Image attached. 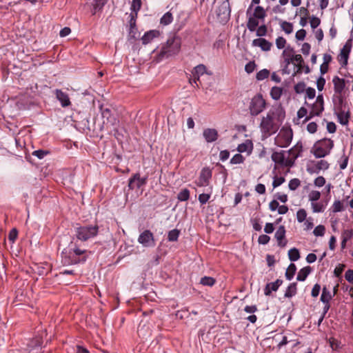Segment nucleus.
<instances>
[{
	"mask_svg": "<svg viewBox=\"0 0 353 353\" xmlns=\"http://www.w3.org/2000/svg\"><path fill=\"white\" fill-rule=\"evenodd\" d=\"M285 118V111L281 104L273 105L263 117L260 123L262 132H277Z\"/></svg>",
	"mask_w": 353,
	"mask_h": 353,
	"instance_id": "1",
	"label": "nucleus"
},
{
	"mask_svg": "<svg viewBox=\"0 0 353 353\" xmlns=\"http://www.w3.org/2000/svg\"><path fill=\"white\" fill-rule=\"evenodd\" d=\"M89 253H90V251L81 249L77 242L71 241L61 253V262L64 265L84 263L87 261Z\"/></svg>",
	"mask_w": 353,
	"mask_h": 353,
	"instance_id": "2",
	"label": "nucleus"
},
{
	"mask_svg": "<svg viewBox=\"0 0 353 353\" xmlns=\"http://www.w3.org/2000/svg\"><path fill=\"white\" fill-rule=\"evenodd\" d=\"M181 38L176 34L170 36L167 41L162 45L160 51L155 59L157 61H161L164 59L177 55L181 51Z\"/></svg>",
	"mask_w": 353,
	"mask_h": 353,
	"instance_id": "3",
	"label": "nucleus"
},
{
	"mask_svg": "<svg viewBox=\"0 0 353 353\" xmlns=\"http://www.w3.org/2000/svg\"><path fill=\"white\" fill-rule=\"evenodd\" d=\"M99 233V226L95 225H85L79 226L75 229V236L77 240L86 241L97 236Z\"/></svg>",
	"mask_w": 353,
	"mask_h": 353,
	"instance_id": "4",
	"label": "nucleus"
},
{
	"mask_svg": "<svg viewBox=\"0 0 353 353\" xmlns=\"http://www.w3.org/2000/svg\"><path fill=\"white\" fill-rule=\"evenodd\" d=\"M334 146L333 141L330 139H323L315 143L311 152L316 158H322L330 154Z\"/></svg>",
	"mask_w": 353,
	"mask_h": 353,
	"instance_id": "5",
	"label": "nucleus"
},
{
	"mask_svg": "<svg viewBox=\"0 0 353 353\" xmlns=\"http://www.w3.org/2000/svg\"><path fill=\"white\" fill-rule=\"evenodd\" d=\"M272 160L275 163L274 168H276V165H279L282 168H291L293 166V159L290 160L286 157V152L281 150L280 152H274L271 156Z\"/></svg>",
	"mask_w": 353,
	"mask_h": 353,
	"instance_id": "6",
	"label": "nucleus"
},
{
	"mask_svg": "<svg viewBox=\"0 0 353 353\" xmlns=\"http://www.w3.org/2000/svg\"><path fill=\"white\" fill-rule=\"evenodd\" d=\"M265 101L263 99L261 94L254 96L250 104V111L252 116H256L260 114L265 108Z\"/></svg>",
	"mask_w": 353,
	"mask_h": 353,
	"instance_id": "7",
	"label": "nucleus"
},
{
	"mask_svg": "<svg viewBox=\"0 0 353 353\" xmlns=\"http://www.w3.org/2000/svg\"><path fill=\"white\" fill-rule=\"evenodd\" d=\"M231 8L229 0L223 1L216 10V17L219 21L225 23L230 17Z\"/></svg>",
	"mask_w": 353,
	"mask_h": 353,
	"instance_id": "8",
	"label": "nucleus"
},
{
	"mask_svg": "<svg viewBox=\"0 0 353 353\" xmlns=\"http://www.w3.org/2000/svg\"><path fill=\"white\" fill-rule=\"evenodd\" d=\"M330 164L325 160L310 161L306 165V170L308 173L319 174L321 170H326L329 168Z\"/></svg>",
	"mask_w": 353,
	"mask_h": 353,
	"instance_id": "9",
	"label": "nucleus"
},
{
	"mask_svg": "<svg viewBox=\"0 0 353 353\" xmlns=\"http://www.w3.org/2000/svg\"><path fill=\"white\" fill-rule=\"evenodd\" d=\"M205 73L208 74H212L211 72L208 73L207 72V68L204 64H199L195 66L192 70V76L193 77V79L190 77L189 79V83L192 85L194 83L195 85L194 86L199 88V84H201L200 77Z\"/></svg>",
	"mask_w": 353,
	"mask_h": 353,
	"instance_id": "10",
	"label": "nucleus"
},
{
	"mask_svg": "<svg viewBox=\"0 0 353 353\" xmlns=\"http://www.w3.org/2000/svg\"><path fill=\"white\" fill-rule=\"evenodd\" d=\"M352 47V39H348L343 48L341 50L340 54L337 57L338 61L342 68L347 66L348 63V59Z\"/></svg>",
	"mask_w": 353,
	"mask_h": 353,
	"instance_id": "11",
	"label": "nucleus"
},
{
	"mask_svg": "<svg viewBox=\"0 0 353 353\" xmlns=\"http://www.w3.org/2000/svg\"><path fill=\"white\" fill-rule=\"evenodd\" d=\"M138 242L144 247H154L155 240L153 233L149 230H144L139 234Z\"/></svg>",
	"mask_w": 353,
	"mask_h": 353,
	"instance_id": "12",
	"label": "nucleus"
},
{
	"mask_svg": "<svg viewBox=\"0 0 353 353\" xmlns=\"http://www.w3.org/2000/svg\"><path fill=\"white\" fill-rule=\"evenodd\" d=\"M148 181V176L141 177L139 173L134 174L128 180L130 190L139 189L145 185Z\"/></svg>",
	"mask_w": 353,
	"mask_h": 353,
	"instance_id": "13",
	"label": "nucleus"
},
{
	"mask_svg": "<svg viewBox=\"0 0 353 353\" xmlns=\"http://www.w3.org/2000/svg\"><path fill=\"white\" fill-rule=\"evenodd\" d=\"M293 137V134H277L274 139L275 144L281 148L288 147Z\"/></svg>",
	"mask_w": 353,
	"mask_h": 353,
	"instance_id": "14",
	"label": "nucleus"
},
{
	"mask_svg": "<svg viewBox=\"0 0 353 353\" xmlns=\"http://www.w3.org/2000/svg\"><path fill=\"white\" fill-rule=\"evenodd\" d=\"M212 177V171L208 168H204L202 169L200 176L199 178V181L197 182V185L199 187H205L209 185L210 179Z\"/></svg>",
	"mask_w": 353,
	"mask_h": 353,
	"instance_id": "15",
	"label": "nucleus"
},
{
	"mask_svg": "<svg viewBox=\"0 0 353 353\" xmlns=\"http://www.w3.org/2000/svg\"><path fill=\"white\" fill-rule=\"evenodd\" d=\"M285 228L284 225H280L276 230L274 237L277 241L278 246L284 248L288 243V240L285 238Z\"/></svg>",
	"mask_w": 353,
	"mask_h": 353,
	"instance_id": "16",
	"label": "nucleus"
},
{
	"mask_svg": "<svg viewBox=\"0 0 353 353\" xmlns=\"http://www.w3.org/2000/svg\"><path fill=\"white\" fill-rule=\"evenodd\" d=\"M301 152L302 144L297 143L293 148L286 152L288 154V157L290 160L293 159V165L294 164L296 159L301 155Z\"/></svg>",
	"mask_w": 353,
	"mask_h": 353,
	"instance_id": "17",
	"label": "nucleus"
},
{
	"mask_svg": "<svg viewBox=\"0 0 353 353\" xmlns=\"http://www.w3.org/2000/svg\"><path fill=\"white\" fill-rule=\"evenodd\" d=\"M332 82L335 93L341 95L345 87V80L344 79L339 78L338 76H335L332 79Z\"/></svg>",
	"mask_w": 353,
	"mask_h": 353,
	"instance_id": "18",
	"label": "nucleus"
},
{
	"mask_svg": "<svg viewBox=\"0 0 353 353\" xmlns=\"http://www.w3.org/2000/svg\"><path fill=\"white\" fill-rule=\"evenodd\" d=\"M160 32L157 30H149L143 34L141 37V41L143 45H147L150 43L154 38L159 37Z\"/></svg>",
	"mask_w": 353,
	"mask_h": 353,
	"instance_id": "19",
	"label": "nucleus"
},
{
	"mask_svg": "<svg viewBox=\"0 0 353 353\" xmlns=\"http://www.w3.org/2000/svg\"><path fill=\"white\" fill-rule=\"evenodd\" d=\"M253 46H258L263 51H269L272 46V43L263 38L255 39L252 41Z\"/></svg>",
	"mask_w": 353,
	"mask_h": 353,
	"instance_id": "20",
	"label": "nucleus"
},
{
	"mask_svg": "<svg viewBox=\"0 0 353 353\" xmlns=\"http://www.w3.org/2000/svg\"><path fill=\"white\" fill-rule=\"evenodd\" d=\"M282 283L283 280L279 279H276L274 282L267 283L264 288V294L265 296H270L272 291H277Z\"/></svg>",
	"mask_w": 353,
	"mask_h": 353,
	"instance_id": "21",
	"label": "nucleus"
},
{
	"mask_svg": "<svg viewBox=\"0 0 353 353\" xmlns=\"http://www.w3.org/2000/svg\"><path fill=\"white\" fill-rule=\"evenodd\" d=\"M55 93L57 99L60 101L63 107H68L70 105V101L68 94L59 89L56 90Z\"/></svg>",
	"mask_w": 353,
	"mask_h": 353,
	"instance_id": "22",
	"label": "nucleus"
},
{
	"mask_svg": "<svg viewBox=\"0 0 353 353\" xmlns=\"http://www.w3.org/2000/svg\"><path fill=\"white\" fill-rule=\"evenodd\" d=\"M99 108L103 119V123L106 122L107 123H110L113 125L115 119L112 117L110 109L108 108H104L103 105H101Z\"/></svg>",
	"mask_w": 353,
	"mask_h": 353,
	"instance_id": "23",
	"label": "nucleus"
},
{
	"mask_svg": "<svg viewBox=\"0 0 353 353\" xmlns=\"http://www.w3.org/2000/svg\"><path fill=\"white\" fill-rule=\"evenodd\" d=\"M253 149V144L250 140H246L244 143L239 144L237 147V151L240 153L248 152H250Z\"/></svg>",
	"mask_w": 353,
	"mask_h": 353,
	"instance_id": "24",
	"label": "nucleus"
},
{
	"mask_svg": "<svg viewBox=\"0 0 353 353\" xmlns=\"http://www.w3.org/2000/svg\"><path fill=\"white\" fill-rule=\"evenodd\" d=\"M312 268L310 266L301 268L298 272L296 280L299 281H304L310 274Z\"/></svg>",
	"mask_w": 353,
	"mask_h": 353,
	"instance_id": "25",
	"label": "nucleus"
},
{
	"mask_svg": "<svg viewBox=\"0 0 353 353\" xmlns=\"http://www.w3.org/2000/svg\"><path fill=\"white\" fill-rule=\"evenodd\" d=\"M259 21L258 19L254 17L253 15L248 17L247 22V28L250 32H254L256 28L259 26Z\"/></svg>",
	"mask_w": 353,
	"mask_h": 353,
	"instance_id": "26",
	"label": "nucleus"
},
{
	"mask_svg": "<svg viewBox=\"0 0 353 353\" xmlns=\"http://www.w3.org/2000/svg\"><path fill=\"white\" fill-rule=\"evenodd\" d=\"M338 121L341 125H346L348 123L350 118V112H345L341 108L336 112Z\"/></svg>",
	"mask_w": 353,
	"mask_h": 353,
	"instance_id": "27",
	"label": "nucleus"
},
{
	"mask_svg": "<svg viewBox=\"0 0 353 353\" xmlns=\"http://www.w3.org/2000/svg\"><path fill=\"white\" fill-rule=\"evenodd\" d=\"M43 343V339L41 336H36L32 340L30 341L28 343V348L30 351L33 350L36 348H39L41 347Z\"/></svg>",
	"mask_w": 353,
	"mask_h": 353,
	"instance_id": "28",
	"label": "nucleus"
},
{
	"mask_svg": "<svg viewBox=\"0 0 353 353\" xmlns=\"http://www.w3.org/2000/svg\"><path fill=\"white\" fill-rule=\"evenodd\" d=\"M297 292V283L294 282L289 285L285 290L284 296L286 298H291L296 295Z\"/></svg>",
	"mask_w": 353,
	"mask_h": 353,
	"instance_id": "29",
	"label": "nucleus"
},
{
	"mask_svg": "<svg viewBox=\"0 0 353 353\" xmlns=\"http://www.w3.org/2000/svg\"><path fill=\"white\" fill-rule=\"evenodd\" d=\"M252 15L259 20L263 21L266 17V12L262 6H258L255 8Z\"/></svg>",
	"mask_w": 353,
	"mask_h": 353,
	"instance_id": "30",
	"label": "nucleus"
},
{
	"mask_svg": "<svg viewBox=\"0 0 353 353\" xmlns=\"http://www.w3.org/2000/svg\"><path fill=\"white\" fill-rule=\"evenodd\" d=\"M294 59V61L297 62L296 66L298 68L297 70L293 74V76H295L297 73H301L305 62L301 54H295Z\"/></svg>",
	"mask_w": 353,
	"mask_h": 353,
	"instance_id": "31",
	"label": "nucleus"
},
{
	"mask_svg": "<svg viewBox=\"0 0 353 353\" xmlns=\"http://www.w3.org/2000/svg\"><path fill=\"white\" fill-rule=\"evenodd\" d=\"M108 0H93L92 6L94 12L92 14H95L97 11H100L103 9V6L107 3Z\"/></svg>",
	"mask_w": 353,
	"mask_h": 353,
	"instance_id": "32",
	"label": "nucleus"
},
{
	"mask_svg": "<svg viewBox=\"0 0 353 353\" xmlns=\"http://www.w3.org/2000/svg\"><path fill=\"white\" fill-rule=\"evenodd\" d=\"M296 271V266L294 263H290L285 272V277L288 281H291Z\"/></svg>",
	"mask_w": 353,
	"mask_h": 353,
	"instance_id": "33",
	"label": "nucleus"
},
{
	"mask_svg": "<svg viewBox=\"0 0 353 353\" xmlns=\"http://www.w3.org/2000/svg\"><path fill=\"white\" fill-rule=\"evenodd\" d=\"M326 205H324L323 202H312L311 203V207L312 212L314 213L323 212L325 209Z\"/></svg>",
	"mask_w": 353,
	"mask_h": 353,
	"instance_id": "34",
	"label": "nucleus"
},
{
	"mask_svg": "<svg viewBox=\"0 0 353 353\" xmlns=\"http://www.w3.org/2000/svg\"><path fill=\"white\" fill-rule=\"evenodd\" d=\"M332 296H333L331 294L330 292L325 287H324L322 290L321 301L323 303H327L332 299Z\"/></svg>",
	"mask_w": 353,
	"mask_h": 353,
	"instance_id": "35",
	"label": "nucleus"
},
{
	"mask_svg": "<svg viewBox=\"0 0 353 353\" xmlns=\"http://www.w3.org/2000/svg\"><path fill=\"white\" fill-rule=\"evenodd\" d=\"M216 283V279L212 276H205L200 280V284L203 286L212 287Z\"/></svg>",
	"mask_w": 353,
	"mask_h": 353,
	"instance_id": "36",
	"label": "nucleus"
},
{
	"mask_svg": "<svg viewBox=\"0 0 353 353\" xmlns=\"http://www.w3.org/2000/svg\"><path fill=\"white\" fill-rule=\"evenodd\" d=\"M283 88L277 86L272 87L270 91V95L274 100H279L281 98Z\"/></svg>",
	"mask_w": 353,
	"mask_h": 353,
	"instance_id": "37",
	"label": "nucleus"
},
{
	"mask_svg": "<svg viewBox=\"0 0 353 353\" xmlns=\"http://www.w3.org/2000/svg\"><path fill=\"white\" fill-rule=\"evenodd\" d=\"M288 257L291 261H296L300 259V252L297 248H292L288 251Z\"/></svg>",
	"mask_w": 353,
	"mask_h": 353,
	"instance_id": "38",
	"label": "nucleus"
},
{
	"mask_svg": "<svg viewBox=\"0 0 353 353\" xmlns=\"http://www.w3.org/2000/svg\"><path fill=\"white\" fill-rule=\"evenodd\" d=\"M330 210L334 213L340 212L344 210V206L342 201L339 200L335 201L332 205L331 206Z\"/></svg>",
	"mask_w": 353,
	"mask_h": 353,
	"instance_id": "39",
	"label": "nucleus"
},
{
	"mask_svg": "<svg viewBox=\"0 0 353 353\" xmlns=\"http://www.w3.org/2000/svg\"><path fill=\"white\" fill-rule=\"evenodd\" d=\"M173 20L172 14L170 12L165 13L160 19L161 24L163 26H168L172 23Z\"/></svg>",
	"mask_w": 353,
	"mask_h": 353,
	"instance_id": "40",
	"label": "nucleus"
},
{
	"mask_svg": "<svg viewBox=\"0 0 353 353\" xmlns=\"http://www.w3.org/2000/svg\"><path fill=\"white\" fill-rule=\"evenodd\" d=\"M282 55L284 58V63L285 64L286 68H288L291 63L294 62V57H295V54L290 55V54H288V50H283Z\"/></svg>",
	"mask_w": 353,
	"mask_h": 353,
	"instance_id": "41",
	"label": "nucleus"
},
{
	"mask_svg": "<svg viewBox=\"0 0 353 353\" xmlns=\"http://www.w3.org/2000/svg\"><path fill=\"white\" fill-rule=\"evenodd\" d=\"M180 231L177 229H174L168 232V240L169 241H176L179 239Z\"/></svg>",
	"mask_w": 353,
	"mask_h": 353,
	"instance_id": "42",
	"label": "nucleus"
},
{
	"mask_svg": "<svg viewBox=\"0 0 353 353\" xmlns=\"http://www.w3.org/2000/svg\"><path fill=\"white\" fill-rule=\"evenodd\" d=\"M190 198V191L187 188L183 189L177 195V199L180 201H186Z\"/></svg>",
	"mask_w": 353,
	"mask_h": 353,
	"instance_id": "43",
	"label": "nucleus"
},
{
	"mask_svg": "<svg viewBox=\"0 0 353 353\" xmlns=\"http://www.w3.org/2000/svg\"><path fill=\"white\" fill-rule=\"evenodd\" d=\"M141 0H132L131 5V10L134 12L133 14L137 15L138 12L140 10L141 8Z\"/></svg>",
	"mask_w": 353,
	"mask_h": 353,
	"instance_id": "44",
	"label": "nucleus"
},
{
	"mask_svg": "<svg viewBox=\"0 0 353 353\" xmlns=\"http://www.w3.org/2000/svg\"><path fill=\"white\" fill-rule=\"evenodd\" d=\"M349 157L345 154H343L341 158L338 160V163L339 164V167L341 170H345L348 163Z\"/></svg>",
	"mask_w": 353,
	"mask_h": 353,
	"instance_id": "45",
	"label": "nucleus"
},
{
	"mask_svg": "<svg viewBox=\"0 0 353 353\" xmlns=\"http://www.w3.org/2000/svg\"><path fill=\"white\" fill-rule=\"evenodd\" d=\"M269 75L270 71L268 69H263L256 73V79L258 81H262L268 78Z\"/></svg>",
	"mask_w": 353,
	"mask_h": 353,
	"instance_id": "46",
	"label": "nucleus"
},
{
	"mask_svg": "<svg viewBox=\"0 0 353 353\" xmlns=\"http://www.w3.org/2000/svg\"><path fill=\"white\" fill-rule=\"evenodd\" d=\"M282 30L286 34H290L293 31V25L292 23L288 21H283L281 24Z\"/></svg>",
	"mask_w": 353,
	"mask_h": 353,
	"instance_id": "47",
	"label": "nucleus"
},
{
	"mask_svg": "<svg viewBox=\"0 0 353 353\" xmlns=\"http://www.w3.org/2000/svg\"><path fill=\"white\" fill-rule=\"evenodd\" d=\"M308 197L311 203L318 201L321 197V192L317 190H312L310 192Z\"/></svg>",
	"mask_w": 353,
	"mask_h": 353,
	"instance_id": "48",
	"label": "nucleus"
},
{
	"mask_svg": "<svg viewBox=\"0 0 353 353\" xmlns=\"http://www.w3.org/2000/svg\"><path fill=\"white\" fill-rule=\"evenodd\" d=\"M244 160H245V158L242 154H236L230 159V163L231 164H240V163H243Z\"/></svg>",
	"mask_w": 353,
	"mask_h": 353,
	"instance_id": "49",
	"label": "nucleus"
},
{
	"mask_svg": "<svg viewBox=\"0 0 353 353\" xmlns=\"http://www.w3.org/2000/svg\"><path fill=\"white\" fill-rule=\"evenodd\" d=\"M307 217V212L305 209H299L296 212V219L298 222H303Z\"/></svg>",
	"mask_w": 353,
	"mask_h": 353,
	"instance_id": "50",
	"label": "nucleus"
},
{
	"mask_svg": "<svg viewBox=\"0 0 353 353\" xmlns=\"http://www.w3.org/2000/svg\"><path fill=\"white\" fill-rule=\"evenodd\" d=\"M325 228L323 225H317L313 231V233L316 236H323L325 234Z\"/></svg>",
	"mask_w": 353,
	"mask_h": 353,
	"instance_id": "51",
	"label": "nucleus"
},
{
	"mask_svg": "<svg viewBox=\"0 0 353 353\" xmlns=\"http://www.w3.org/2000/svg\"><path fill=\"white\" fill-rule=\"evenodd\" d=\"M256 34L257 37H261L265 36L268 32L267 26L265 24L261 25L260 26L258 27V28H256Z\"/></svg>",
	"mask_w": 353,
	"mask_h": 353,
	"instance_id": "52",
	"label": "nucleus"
},
{
	"mask_svg": "<svg viewBox=\"0 0 353 353\" xmlns=\"http://www.w3.org/2000/svg\"><path fill=\"white\" fill-rule=\"evenodd\" d=\"M301 185V181L299 179L294 178L290 181L288 187L291 190H296Z\"/></svg>",
	"mask_w": 353,
	"mask_h": 353,
	"instance_id": "53",
	"label": "nucleus"
},
{
	"mask_svg": "<svg viewBox=\"0 0 353 353\" xmlns=\"http://www.w3.org/2000/svg\"><path fill=\"white\" fill-rule=\"evenodd\" d=\"M306 84L303 81H300L294 85V91L296 94L303 93L305 90Z\"/></svg>",
	"mask_w": 353,
	"mask_h": 353,
	"instance_id": "54",
	"label": "nucleus"
},
{
	"mask_svg": "<svg viewBox=\"0 0 353 353\" xmlns=\"http://www.w3.org/2000/svg\"><path fill=\"white\" fill-rule=\"evenodd\" d=\"M17 236H18V230L16 228H12L10 231L8 238V240L11 243H14L16 241Z\"/></svg>",
	"mask_w": 353,
	"mask_h": 353,
	"instance_id": "55",
	"label": "nucleus"
},
{
	"mask_svg": "<svg viewBox=\"0 0 353 353\" xmlns=\"http://www.w3.org/2000/svg\"><path fill=\"white\" fill-rule=\"evenodd\" d=\"M319 108V104L318 103H314L312 106V110L310 112V118L314 117V116H319L322 112H319L318 109Z\"/></svg>",
	"mask_w": 353,
	"mask_h": 353,
	"instance_id": "56",
	"label": "nucleus"
},
{
	"mask_svg": "<svg viewBox=\"0 0 353 353\" xmlns=\"http://www.w3.org/2000/svg\"><path fill=\"white\" fill-rule=\"evenodd\" d=\"M256 63L254 62V61H250L248 62L245 66V70L247 73L248 74H250L252 73V72H254V70H255L256 68Z\"/></svg>",
	"mask_w": 353,
	"mask_h": 353,
	"instance_id": "57",
	"label": "nucleus"
},
{
	"mask_svg": "<svg viewBox=\"0 0 353 353\" xmlns=\"http://www.w3.org/2000/svg\"><path fill=\"white\" fill-rule=\"evenodd\" d=\"M325 84V79L322 76L319 77L316 80L317 89L319 91H322Z\"/></svg>",
	"mask_w": 353,
	"mask_h": 353,
	"instance_id": "58",
	"label": "nucleus"
},
{
	"mask_svg": "<svg viewBox=\"0 0 353 353\" xmlns=\"http://www.w3.org/2000/svg\"><path fill=\"white\" fill-rule=\"evenodd\" d=\"M314 184L316 187H323L325 184V179L322 176H318L314 179Z\"/></svg>",
	"mask_w": 353,
	"mask_h": 353,
	"instance_id": "59",
	"label": "nucleus"
},
{
	"mask_svg": "<svg viewBox=\"0 0 353 353\" xmlns=\"http://www.w3.org/2000/svg\"><path fill=\"white\" fill-rule=\"evenodd\" d=\"M353 236V231L352 230H345L342 233V239L344 241H347L351 239Z\"/></svg>",
	"mask_w": 353,
	"mask_h": 353,
	"instance_id": "60",
	"label": "nucleus"
},
{
	"mask_svg": "<svg viewBox=\"0 0 353 353\" xmlns=\"http://www.w3.org/2000/svg\"><path fill=\"white\" fill-rule=\"evenodd\" d=\"M270 237L267 234H261L259 236L258 242L261 245H266L269 243Z\"/></svg>",
	"mask_w": 353,
	"mask_h": 353,
	"instance_id": "61",
	"label": "nucleus"
},
{
	"mask_svg": "<svg viewBox=\"0 0 353 353\" xmlns=\"http://www.w3.org/2000/svg\"><path fill=\"white\" fill-rule=\"evenodd\" d=\"M285 182V178L283 176H275L272 182V186L276 188Z\"/></svg>",
	"mask_w": 353,
	"mask_h": 353,
	"instance_id": "62",
	"label": "nucleus"
},
{
	"mask_svg": "<svg viewBox=\"0 0 353 353\" xmlns=\"http://www.w3.org/2000/svg\"><path fill=\"white\" fill-rule=\"evenodd\" d=\"M306 34L307 32L305 30L301 29L296 32L295 37L298 41H303L305 39Z\"/></svg>",
	"mask_w": 353,
	"mask_h": 353,
	"instance_id": "63",
	"label": "nucleus"
},
{
	"mask_svg": "<svg viewBox=\"0 0 353 353\" xmlns=\"http://www.w3.org/2000/svg\"><path fill=\"white\" fill-rule=\"evenodd\" d=\"M345 278L350 283L353 284V270H347L345 272Z\"/></svg>",
	"mask_w": 353,
	"mask_h": 353,
	"instance_id": "64",
	"label": "nucleus"
}]
</instances>
